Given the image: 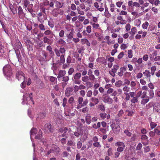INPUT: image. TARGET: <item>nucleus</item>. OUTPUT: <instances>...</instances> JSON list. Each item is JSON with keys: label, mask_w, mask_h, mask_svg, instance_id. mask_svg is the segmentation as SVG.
Returning <instances> with one entry per match:
<instances>
[{"label": "nucleus", "mask_w": 160, "mask_h": 160, "mask_svg": "<svg viewBox=\"0 0 160 160\" xmlns=\"http://www.w3.org/2000/svg\"><path fill=\"white\" fill-rule=\"evenodd\" d=\"M120 121L119 120L116 119L111 124V127L113 132L115 134H118L120 132Z\"/></svg>", "instance_id": "obj_1"}, {"label": "nucleus", "mask_w": 160, "mask_h": 160, "mask_svg": "<svg viewBox=\"0 0 160 160\" xmlns=\"http://www.w3.org/2000/svg\"><path fill=\"white\" fill-rule=\"evenodd\" d=\"M81 77V74L80 72H77L73 75L72 78V81L76 84H79L81 82L80 79Z\"/></svg>", "instance_id": "obj_2"}, {"label": "nucleus", "mask_w": 160, "mask_h": 160, "mask_svg": "<svg viewBox=\"0 0 160 160\" xmlns=\"http://www.w3.org/2000/svg\"><path fill=\"white\" fill-rule=\"evenodd\" d=\"M22 46L21 42L18 39H16V40L15 45L14 48V49L17 55H18V53H20L19 49H21V52H22Z\"/></svg>", "instance_id": "obj_3"}, {"label": "nucleus", "mask_w": 160, "mask_h": 160, "mask_svg": "<svg viewBox=\"0 0 160 160\" xmlns=\"http://www.w3.org/2000/svg\"><path fill=\"white\" fill-rule=\"evenodd\" d=\"M3 71L4 74L7 76H10L12 74L11 67L9 65L5 66L3 68Z\"/></svg>", "instance_id": "obj_4"}, {"label": "nucleus", "mask_w": 160, "mask_h": 160, "mask_svg": "<svg viewBox=\"0 0 160 160\" xmlns=\"http://www.w3.org/2000/svg\"><path fill=\"white\" fill-rule=\"evenodd\" d=\"M52 38H53V35H51L50 37L44 36L43 38V42L44 43H47L48 45H52L53 42V40L52 39Z\"/></svg>", "instance_id": "obj_5"}, {"label": "nucleus", "mask_w": 160, "mask_h": 160, "mask_svg": "<svg viewBox=\"0 0 160 160\" xmlns=\"http://www.w3.org/2000/svg\"><path fill=\"white\" fill-rule=\"evenodd\" d=\"M54 51L57 56L59 57L60 56V53L62 54L65 53L66 49L64 48H60L59 50L55 48Z\"/></svg>", "instance_id": "obj_6"}, {"label": "nucleus", "mask_w": 160, "mask_h": 160, "mask_svg": "<svg viewBox=\"0 0 160 160\" xmlns=\"http://www.w3.org/2000/svg\"><path fill=\"white\" fill-rule=\"evenodd\" d=\"M24 73L21 71L18 72L16 73V78L18 80H25V77Z\"/></svg>", "instance_id": "obj_7"}, {"label": "nucleus", "mask_w": 160, "mask_h": 160, "mask_svg": "<svg viewBox=\"0 0 160 160\" xmlns=\"http://www.w3.org/2000/svg\"><path fill=\"white\" fill-rule=\"evenodd\" d=\"M45 130L47 132H52V128L51 125L50 123H47L45 125Z\"/></svg>", "instance_id": "obj_8"}, {"label": "nucleus", "mask_w": 160, "mask_h": 160, "mask_svg": "<svg viewBox=\"0 0 160 160\" xmlns=\"http://www.w3.org/2000/svg\"><path fill=\"white\" fill-rule=\"evenodd\" d=\"M36 84L39 88L42 89L45 87L44 83L40 79H38L36 80Z\"/></svg>", "instance_id": "obj_9"}, {"label": "nucleus", "mask_w": 160, "mask_h": 160, "mask_svg": "<svg viewBox=\"0 0 160 160\" xmlns=\"http://www.w3.org/2000/svg\"><path fill=\"white\" fill-rule=\"evenodd\" d=\"M18 14L19 17H23L24 15L25 14L23 12V9L21 6H19L18 7Z\"/></svg>", "instance_id": "obj_10"}, {"label": "nucleus", "mask_w": 160, "mask_h": 160, "mask_svg": "<svg viewBox=\"0 0 160 160\" xmlns=\"http://www.w3.org/2000/svg\"><path fill=\"white\" fill-rule=\"evenodd\" d=\"M73 91V88L70 87H68L66 88L65 91L66 95L67 96H69Z\"/></svg>", "instance_id": "obj_11"}, {"label": "nucleus", "mask_w": 160, "mask_h": 160, "mask_svg": "<svg viewBox=\"0 0 160 160\" xmlns=\"http://www.w3.org/2000/svg\"><path fill=\"white\" fill-rule=\"evenodd\" d=\"M37 132V130L36 128H33L31 129L30 132V137L31 140H32V136L35 135Z\"/></svg>", "instance_id": "obj_12"}, {"label": "nucleus", "mask_w": 160, "mask_h": 160, "mask_svg": "<svg viewBox=\"0 0 160 160\" xmlns=\"http://www.w3.org/2000/svg\"><path fill=\"white\" fill-rule=\"evenodd\" d=\"M83 101H79V104L78 106V108H80L82 107L85 106L87 104L88 102L87 101H85L83 102V103L82 104V102Z\"/></svg>", "instance_id": "obj_13"}, {"label": "nucleus", "mask_w": 160, "mask_h": 160, "mask_svg": "<svg viewBox=\"0 0 160 160\" xmlns=\"http://www.w3.org/2000/svg\"><path fill=\"white\" fill-rule=\"evenodd\" d=\"M85 121L88 124H90L92 121L91 117L90 115L88 114L85 117Z\"/></svg>", "instance_id": "obj_14"}, {"label": "nucleus", "mask_w": 160, "mask_h": 160, "mask_svg": "<svg viewBox=\"0 0 160 160\" xmlns=\"http://www.w3.org/2000/svg\"><path fill=\"white\" fill-rule=\"evenodd\" d=\"M66 72L65 70H60L57 78H60L63 77L66 74Z\"/></svg>", "instance_id": "obj_15"}, {"label": "nucleus", "mask_w": 160, "mask_h": 160, "mask_svg": "<svg viewBox=\"0 0 160 160\" xmlns=\"http://www.w3.org/2000/svg\"><path fill=\"white\" fill-rule=\"evenodd\" d=\"M46 116V114L44 112H42L40 113L38 115L37 117V119H41L44 118Z\"/></svg>", "instance_id": "obj_16"}, {"label": "nucleus", "mask_w": 160, "mask_h": 160, "mask_svg": "<svg viewBox=\"0 0 160 160\" xmlns=\"http://www.w3.org/2000/svg\"><path fill=\"white\" fill-rule=\"evenodd\" d=\"M67 30L68 31L69 30L68 29H67ZM69 30L70 32L69 34L67 35V37L68 38L71 39L73 37L74 30L73 28H72Z\"/></svg>", "instance_id": "obj_17"}, {"label": "nucleus", "mask_w": 160, "mask_h": 160, "mask_svg": "<svg viewBox=\"0 0 160 160\" xmlns=\"http://www.w3.org/2000/svg\"><path fill=\"white\" fill-rule=\"evenodd\" d=\"M42 137V132L41 130H39L38 134L35 137V138L38 139H40Z\"/></svg>", "instance_id": "obj_18"}, {"label": "nucleus", "mask_w": 160, "mask_h": 160, "mask_svg": "<svg viewBox=\"0 0 160 160\" xmlns=\"http://www.w3.org/2000/svg\"><path fill=\"white\" fill-rule=\"evenodd\" d=\"M115 146L117 147H125L124 143L123 142H118L115 143Z\"/></svg>", "instance_id": "obj_19"}, {"label": "nucleus", "mask_w": 160, "mask_h": 160, "mask_svg": "<svg viewBox=\"0 0 160 160\" xmlns=\"http://www.w3.org/2000/svg\"><path fill=\"white\" fill-rule=\"evenodd\" d=\"M58 64H56L54 62V61H53V63L52 65V69L54 72L55 71H56L58 68L57 65Z\"/></svg>", "instance_id": "obj_20"}, {"label": "nucleus", "mask_w": 160, "mask_h": 160, "mask_svg": "<svg viewBox=\"0 0 160 160\" xmlns=\"http://www.w3.org/2000/svg\"><path fill=\"white\" fill-rule=\"evenodd\" d=\"M94 7L97 8V10L100 12H102L104 10V8H99V5L98 2H96L94 3Z\"/></svg>", "instance_id": "obj_21"}, {"label": "nucleus", "mask_w": 160, "mask_h": 160, "mask_svg": "<svg viewBox=\"0 0 160 160\" xmlns=\"http://www.w3.org/2000/svg\"><path fill=\"white\" fill-rule=\"evenodd\" d=\"M48 24L51 28H53L54 27V24L52 19L50 18V20H48Z\"/></svg>", "instance_id": "obj_22"}, {"label": "nucleus", "mask_w": 160, "mask_h": 160, "mask_svg": "<svg viewBox=\"0 0 160 160\" xmlns=\"http://www.w3.org/2000/svg\"><path fill=\"white\" fill-rule=\"evenodd\" d=\"M68 130V129L66 127H63L59 129L58 131L61 133H66Z\"/></svg>", "instance_id": "obj_23"}, {"label": "nucleus", "mask_w": 160, "mask_h": 160, "mask_svg": "<svg viewBox=\"0 0 160 160\" xmlns=\"http://www.w3.org/2000/svg\"><path fill=\"white\" fill-rule=\"evenodd\" d=\"M52 48L51 47V46L50 45H48V46H47L46 48V50L47 51H48L50 52V55H54V52L52 50Z\"/></svg>", "instance_id": "obj_24"}, {"label": "nucleus", "mask_w": 160, "mask_h": 160, "mask_svg": "<svg viewBox=\"0 0 160 160\" xmlns=\"http://www.w3.org/2000/svg\"><path fill=\"white\" fill-rule=\"evenodd\" d=\"M56 6L57 8H62L63 5V3L60 2L58 1H56L55 2Z\"/></svg>", "instance_id": "obj_25"}, {"label": "nucleus", "mask_w": 160, "mask_h": 160, "mask_svg": "<svg viewBox=\"0 0 160 160\" xmlns=\"http://www.w3.org/2000/svg\"><path fill=\"white\" fill-rule=\"evenodd\" d=\"M82 134V132L80 130L77 129L76 131L74 132V135L77 137H78L80 135Z\"/></svg>", "instance_id": "obj_26"}, {"label": "nucleus", "mask_w": 160, "mask_h": 160, "mask_svg": "<svg viewBox=\"0 0 160 160\" xmlns=\"http://www.w3.org/2000/svg\"><path fill=\"white\" fill-rule=\"evenodd\" d=\"M82 42L84 43H86L87 45L88 46H90V44L88 40L87 39H81Z\"/></svg>", "instance_id": "obj_27"}, {"label": "nucleus", "mask_w": 160, "mask_h": 160, "mask_svg": "<svg viewBox=\"0 0 160 160\" xmlns=\"http://www.w3.org/2000/svg\"><path fill=\"white\" fill-rule=\"evenodd\" d=\"M67 144L68 146H74L75 145V142L71 140L68 141Z\"/></svg>", "instance_id": "obj_28"}, {"label": "nucleus", "mask_w": 160, "mask_h": 160, "mask_svg": "<svg viewBox=\"0 0 160 160\" xmlns=\"http://www.w3.org/2000/svg\"><path fill=\"white\" fill-rule=\"evenodd\" d=\"M101 126V123L100 122H98L97 124L95 123L93 124L92 126V127L95 129H97L99 128H100Z\"/></svg>", "instance_id": "obj_29"}, {"label": "nucleus", "mask_w": 160, "mask_h": 160, "mask_svg": "<svg viewBox=\"0 0 160 160\" xmlns=\"http://www.w3.org/2000/svg\"><path fill=\"white\" fill-rule=\"evenodd\" d=\"M119 67L118 65H115L113 66V68L112 69V72H116L117 70L119 68Z\"/></svg>", "instance_id": "obj_30"}, {"label": "nucleus", "mask_w": 160, "mask_h": 160, "mask_svg": "<svg viewBox=\"0 0 160 160\" xmlns=\"http://www.w3.org/2000/svg\"><path fill=\"white\" fill-rule=\"evenodd\" d=\"M60 62L61 63H64L65 61L64 55L63 54L60 55Z\"/></svg>", "instance_id": "obj_31"}, {"label": "nucleus", "mask_w": 160, "mask_h": 160, "mask_svg": "<svg viewBox=\"0 0 160 160\" xmlns=\"http://www.w3.org/2000/svg\"><path fill=\"white\" fill-rule=\"evenodd\" d=\"M143 74L145 76H146L147 78L150 77V72L148 70H146L145 72L143 73Z\"/></svg>", "instance_id": "obj_32"}, {"label": "nucleus", "mask_w": 160, "mask_h": 160, "mask_svg": "<svg viewBox=\"0 0 160 160\" xmlns=\"http://www.w3.org/2000/svg\"><path fill=\"white\" fill-rule=\"evenodd\" d=\"M93 146L95 147L101 148V146L100 143L98 142H94L93 144Z\"/></svg>", "instance_id": "obj_33"}, {"label": "nucleus", "mask_w": 160, "mask_h": 160, "mask_svg": "<svg viewBox=\"0 0 160 160\" xmlns=\"http://www.w3.org/2000/svg\"><path fill=\"white\" fill-rule=\"evenodd\" d=\"M141 91L138 92L137 93L136 97H134L133 99V100H137L138 98L141 96Z\"/></svg>", "instance_id": "obj_34"}, {"label": "nucleus", "mask_w": 160, "mask_h": 160, "mask_svg": "<svg viewBox=\"0 0 160 160\" xmlns=\"http://www.w3.org/2000/svg\"><path fill=\"white\" fill-rule=\"evenodd\" d=\"M53 150L54 152H55L57 154H58L60 152V149L58 147H54Z\"/></svg>", "instance_id": "obj_35"}, {"label": "nucleus", "mask_w": 160, "mask_h": 160, "mask_svg": "<svg viewBox=\"0 0 160 160\" xmlns=\"http://www.w3.org/2000/svg\"><path fill=\"white\" fill-rule=\"evenodd\" d=\"M88 80L89 79L90 81H93L96 79L95 76L93 74L88 76Z\"/></svg>", "instance_id": "obj_36"}, {"label": "nucleus", "mask_w": 160, "mask_h": 160, "mask_svg": "<svg viewBox=\"0 0 160 160\" xmlns=\"http://www.w3.org/2000/svg\"><path fill=\"white\" fill-rule=\"evenodd\" d=\"M108 154L109 156L112 155V148H109L107 151Z\"/></svg>", "instance_id": "obj_37"}, {"label": "nucleus", "mask_w": 160, "mask_h": 160, "mask_svg": "<svg viewBox=\"0 0 160 160\" xmlns=\"http://www.w3.org/2000/svg\"><path fill=\"white\" fill-rule=\"evenodd\" d=\"M126 112L128 113V115L129 116H132L134 113L132 111L126 110Z\"/></svg>", "instance_id": "obj_38"}, {"label": "nucleus", "mask_w": 160, "mask_h": 160, "mask_svg": "<svg viewBox=\"0 0 160 160\" xmlns=\"http://www.w3.org/2000/svg\"><path fill=\"white\" fill-rule=\"evenodd\" d=\"M151 74L152 75H153L154 74V72L156 70V68L155 66H153L151 68Z\"/></svg>", "instance_id": "obj_39"}, {"label": "nucleus", "mask_w": 160, "mask_h": 160, "mask_svg": "<svg viewBox=\"0 0 160 160\" xmlns=\"http://www.w3.org/2000/svg\"><path fill=\"white\" fill-rule=\"evenodd\" d=\"M58 42L59 44L61 45H64L66 43L63 40L62 38L59 39Z\"/></svg>", "instance_id": "obj_40"}, {"label": "nucleus", "mask_w": 160, "mask_h": 160, "mask_svg": "<svg viewBox=\"0 0 160 160\" xmlns=\"http://www.w3.org/2000/svg\"><path fill=\"white\" fill-rule=\"evenodd\" d=\"M27 81H26L25 80H24L23 82H22L21 84V87L24 89L26 87V82Z\"/></svg>", "instance_id": "obj_41"}, {"label": "nucleus", "mask_w": 160, "mask_h": 160, "mask_svg": "<svg viewBox=\"0 0 160 160\" xmlns=\"http://www.w3.org/2000/svg\"><path fill=\"white\" fill-rule=\"evenodd\" d=\"M74 72V69L72 68H70L69 69L68 72V75H72Z\"/></svg>", "instance_id": "obj_42"}, {"label": "nucleus", "mask_w": 160, "mask_h": 160, "mask_svg": "<svg viewBox=\"0 0 160 160\" xmlns=\"http://www.w3.org/2000/svg\"><path fill=\"white\" fill-rule=\"evenodd\" d=\"M82 80L84 82H87L88 80V76H84L82 77Z\"/></svg>", "instance_id": "obj_43"}, {"label": "nucleus", "mask_w": 160, "mask_h": 160, "mask_svg": "<svg viewBox=\"0 0 160 160\" xmlns=\"http://www.w3.org/2000/svg\"><path fill=\"white\" fill-rule=\"evenodd\" d=\"M124 132L126 135L129 137H130L132 135V133L129 132L128 130L127 129H126L124 130Z\"/></svg>", "instance_id": "obj_44"}, {"label": "nucleus", "mask_w": 160, "mask_h": 160, "mask_svg": "<svg viewBox=\"0 0 160 160\" xmlns=\"http://www.w3.org/2000/svg\"><path fill=\"white\" fill-rule=\"evenodd\" d=\"M54 61L55 62H54L56 63V64H58L59 65H61L59 58L58 57L56 58H55Z\"/></svg>", "instance_id": "obj_45"}, {"label": "nucleus", "mask_w": 160, "mask_h": 160, "mask_svg": "<svg viewBox=\"0 0 160 160\" xmlns=\"http://www.w3.org/2000/svg\"><path fill=\"white\" fill-rule=\"evenodd\" d=\"M148 23L146 21L142 25V28L144 29H146L148 26Z\"/></svg>", "instance_id": "obj_46"}, {"label": "nucleus", "mask_w": 160, "mask_h": 160, "mask_svg": "<svg viewBox=\"0 0 160 160\" xmlns=\"http://www.w3.org/2000/svg\"><path fill=\"white\" fill-rule=\"evenodd\" d=\"M107 114L106 113H102L100 114V116L101 118H105L106 117Z\"/></svg>", "instance_id": "obj_47"}, {"label": "nucleus", "mask_w": 160, "mask_h": 160, "mask_svg": "<svg viewBox=\"0 0 160 160\" xmlns=\"http://www.w3.org/2000/svg\"><path fill=\"white\" fill-rule=\"evenodd\" d=\"M43 56L44 57V59L46 60V61H48L49 59H48V54L47 52H44L43 54Z\"/></svg>", "instance_id": "obj_48"}, {"label": "nucleus", "mask_w": 160, "mask_h": 160, "mask_svg": "<svg viewBox=\"0 0 160 160\" xmlns=\"http://www.w3.org/2000/svg\"><path fill=\"white\" fill-rule=\"evenodd\" d=\"M125 147H118L117 148V151L121 152H122L124 149V148Z\"/></svg>", "instance_id": "obj_49"}, {"label": "nucleus", "mask_w": 160, "mask_h": 160, "mask_svg": "<svg viewBox=\"0 0 160 160\" xmlns=\"http://www.w3.org/2000/svg\"><path fill=\"white\" fill-rule=\"evenodd\" d=\"M142 147V145L141 143H139L138 144L137 146L136 150H140Z\"/></svg>", "instance_id": "obj_50"}, {"label": "nucleus", "mask_w": 160, "mask_h": 160, "mask_svg": "<svg viewBox=\"0 0 160 160\" xmlns=\"http://www.w3.org/2000/svg\"><path fill=\"white\" fill-rule=\"evenodd\" d=\"M132 50H129L128 51V56L130 58H131L132 57Z\"/></svg>", "instance_id": "obj_51"}, {"label": "nucleus", "mask_w": 160, "mask_h": 160, "mask_svg": "<svg viewBox=\"0 0 160 160\" xmlns=\"http://www.w3.org/2000/svg\"><path fill=\"white\" fill-rule=\"evenodd\" d=\"M104 15L105 16L108 18L111 17V14L108 11L105 12Z\"/></svg>", "instance_id": "obj_52"}, {"label": "nucleus", "mask_w": 160, "mask_h": 160, "mask_svg": "<svg viewBox=\"0 0 160 160\" xmlns=\"http://www.w3.org/2000/svg\"><path fill=\"white\" fill-rule=\"evenodd\" d=\"M49 80L52 82H54L55 81H57V79L56 78L54 77L51 76L50 77Z\"/></svg>", "instance_id": "obj_53"}, {"label": "nucleus", "mask_w": 160, "mask_h": 160, "mask_svg": "<svg viewBox=\"0 0 160 160\" xmlns=\"http://www.w3.org/2000/svg\"><path fill=\"white\" fill-rule=\"evenodd\" d=\"M43 4L45 6H47L49 4V2L47 0H44L43 2Z\"/></svg>", "instance_id": "obj_54"}, {"label": "nucleus", "mask_w": 160, "mask_h": 160, "mask_svg": "<svg viewBox=\"0 0 160 160\" xmlns=\"http://www.w3.org/2000/svg\"><path fill=\"white\" fill-rule=\"evenodd\" d=\"M78 20L80 22H82L85 19V17L82 16L80 15L78 16Z\"/></svg>", "instance_id": "obj_55"}, {"label": "nucleus", "mask_w": 160, "mask_h": 160, "mask_svg": "<svg viewBox=\"0 0 160 160\" xmlns=\"http://www.w3.org/2000/svg\"><path fill=\"white\" fill-rule=\"evenodd\" d=\"M157 125V124L154 122H151L150 126L151 128H152V129H153L155 128L156 126Z\"/></svg>", "instance_id": "obj_56"}, {"label": "nucleus", "mask_w": 160, "mask_h": 160, "mask_svg": "<svg viewBox=\"0 0 160 160\" xmlns=\"http://www.w3.org/2000/svg\"><path fill=\"white\" fill-rule=\"evenodd\" d=\"M86 31L88 33H90L91 32V27L90 26H88L86 28Z\"/></svg>", "instance_id": "obj_57"}, {"label": "nucleus", "mask_w": 160, "mask_h": 160, "mask_svg": "<svg viewBox=\"0 0 160 160\" xmlns=\"http://www.w3.org/2000/svg\"><path fill=\"white\" fill-rule=\"evenodd\" d=\"M125 158L127 160H130L131 159H132V160H137V159L136 158L133 157L132 158H131L129 156H128V155L126 156Z\"/></svg>", "instance_id": "obj_58"}, {"label": "nucleus", "mask_w": 160, "mask_h": 160, "mask_svg": "<svg viewBox=\"0 0 160 160\" xmlns=\"http://www.w3.org/2000/svg\"><path fill=\"white\" fill-rule=\"evenodd\" d=\"M148 137L146 135H142L141 136V139L142 141H144V140H147L148 139Z\"/></svg>", "instance_id": "obj_59"}, {"label": "nucleus", "mask_w": 160, "mask_h": 160, "mask_svg": "<svg viewBox=\"0 0 160 160\" xmlns=\"http://www.w3.org/2000/svg\"><path fill=\"white\" fill-rule=\"evenodd\" d=\"M124 55V53L123 52H121L118 55V59H121L123 57V55Z\"/></svg>", "instance_id": "obj_60"}, {"label": "nucleus", "mask_w": 160, "mask_h": 160, "mask_svg": "<svg viewBox=\"0 0 160 160\" xmlns=\"http://www.w3.org/2000/svg\"><path fill=\"white\" fill-rule=\"evenodd\" d=\"M38 27L42 30H45V28L44 25L42 24H40L39 25Z\"/></svg>", "instance_id": "obj_61"}, {"label": "nucleus", "mask_w": 160, "mask_h": 160, "mask_svg": "<svg viewBox=\"0 0 160 160\" xmlns=\"http://www.w3.org/2000/svg\"><path fill=\"white\" fill-rule=\"evenodd\" d=\"M82 143L80 141H78L77 143V148L80 149L82 146Z\"/></svg>", "instance_id": "obj_62"}, {"label": "nucleus", "mask_w": 160, "mask_h": 160, "mask_svg": "<svg viewBox=\"0 0 160 160\" xmlns=\"http://www.w3.org/2000/svg\"><path fill=\"white\" fill-rule=\"evenodd\" d=\"M69 80L68 76H65L63 77L62 78V81L65 82H68Z\"/></svg>", "instance_id": "obj_63"}, {"label": "nucleus", "mask_w": 160, "mask_h": 160, "mask_svg": "<svg viewBox=\"0 0 160 160\" xmlns=\"http://www.w3.org/2000/svg\"><path fill=\"white\" fill-rule=\"evenodd\" d=\"M122 82L121 81H118V82H116L115 83V86L117 87H120V86H121L122 84Z\"/></svg>", "instance_id": "obj_64"}]
</instances>
